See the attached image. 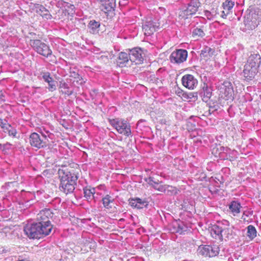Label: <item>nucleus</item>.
I'll return each instance as SVG.
<instances>
[{
	"label": "nucleus",
	"instance_id": "obj_1",
	"mask_svg": "<svg viewBox=\"0 0 261 261\" xmlns=\"http://www.w3.org/2000/svg\"><path fill=\"white\" fill-rule=\"evenodd\" d=\"M53 216L50 209L42 210L37 215L36 222L27 224L24 228V231L30 239H41L49 235L52 229L53 225L49 219Z\"/></svg>",
	"mask_w": 261,
	"mask_h": 261
},
{
	"label": "nucleus",
	"instance_id": "obj_2",
	"mask_svg": "<svg viewBox=\"0 0 261 261\" xmlns=\"http://www.w3.org/2000/svg\"><path fill=\"white\" fill-rule=\"evenodd\" d=\"M58 173L60 178L59 190L66 195L72 193L77 184V175L67 169H59Z\"/></svg>",
	"mask_w": 261,
	"mask_h": 261
},
{
	"label": "nucleus",
	"instance_id": "obj_3",
	"mask_svg": "<svg viewBox=\"0 0 261 261\" xmlns=\"http://www.w3.org/2000/svg\"><path fill=\"white\" fill-rule=\"evenodd\" d=\"M109 122L116 129L118 133L126 137L132 136L130 126L127 121L117 118L109 119Z\"/></svg>",
	"mask_w": 261,
	"mask_h": 261
},
{
	"label": "nucleus",
	"instance_id": "obj_4",
	"mask_svg": "<svg viewBox=\"0 0 261 261\" xmlns=\"http://www.w3.org/2000/svg\"><path fill=\"white\" fill-rule=\"evenodd\" d=\"M30 45L36 52L45 57H48L52 54V50L49 45L40 40L31 39Z\"/></svg>",
	"mask_w": 261,
	"mask_h": 261
},
{
	"label": "nucleus",
	"instance_id": "obj_5",
	"mask_svg": "<svg viewBox=\"0 0 261 261\" xmlns=\"http://www.w3.org/2000/svg\"><path fill=\"white\" fill-rule=\"evenodd\" d=\"M29 142L33 148L39 149L47 146L48 139L45 135H40L37 133H33L30 135Z\"/></svg>",
	"mask_w": 261,
	"mask_h": 261
},
{
	"label": "nucleus",
	"instance_id": "obj_6",
	"mask_svg": "<svg viewBox=\"0 0 261 261\" xmlns=\"http://www.w3.org/2000/svg\"><path fill=\"white\" fill-rule=\"evenodd\" d=\"M197 253L204 257H213L218 255L220 249L216 245H201L197 249Z\"/></svg>",
	"mask_w": 261,
	"mask_h": 261
},
{
	"label": "nucleus",
	"instance_id": "obj_7",
	"mask_svg": "<svg viewBox=\"0 0 261 261\" xmlns=\"http://www.w3.org/2000/svg\"><path fill=\"white\" fill-rule=\"evenodd\" d=\"M258 15L255 13H249L244 16V24L247 30H253L259 24Z\"/></svg>",
	"mask_w": 261,
	"mask_h": 261
},
{
	"label": "nucleus",
	"instance_id": "obj_8",
	"mask_svg": "<svg viewBox=\"0 0 261 261\" xmlns=\"http://www.w3.org/2000/svg\"><path fill=\"white\" fill-rule=\"evenodd\" d=\"M168 229L171 233L182 234L188 230V227L183 221L174 220L168 225Z\"/></svg>",
	"mask_w": 261,
	"mask_h": 261
},
{
	"label": "nucleus",
	"instance_id": "obj_9",
	"mask_svg": "<svg viewBox=\"0 0 261 261\" xmlns=\"http://www.w3.org/2000/svg\"><path fill=\"white\" fill-rule=\"evenodd\" d=\"M188 51L186 49H178L173 51L170 56V60L172 63L180 64L186 61Z\"/></svg>",
	"mask_w": 261,
	"mask_h": 261
},
{
	"label": "nucleus",
	"instance_id": "obj_10",
	"mask_svg": "<svg viewBox=\"0 0 261 261\" xmlns=\"http://www.w3.org/2000/svg\"><path fill=\"white\" fill-rule=\"evenodd\" d=\"M144 56L145 54L141 48L136 47L129 50V60L132 62H135L136 64L142 63L143 61Z\"/></svg>",
	"mask_w": 261,
	"mask_h": 261
},
{
	"label": "nucleus",
	"instance_id": "obj_11",
	"mask_svg": "<svg viewBox=\"0 0 261 261\" xmlns=\"http://www.w3.org/2000/svg\"><path fill=\"white\" fill-rule=\"evenodd\" d=\"M101 10L105 14L113 12L116 8V0H97Z\"/></svg>",
	"mask_w": 261,
	"mask_h": 261
},
{
	"label": "nucleus",
	"instance_id": "obj_12",
	"mask_svg": "<svg viewBox=\"0 0 261 261\" xmlns=\"http://www.w3.org/2000/svg\"><path fill=\"white\" fill-rule=\"evenodd\" d=\"M245 64L258 70L259 67L261 65L260 55L258 53L251 54Z\"/></svg>",
	"mask_w": 261,
	"mask_h": 261
},
{
	"label": "nucleus",
	"instance_id": "obj_13",
	"mask_svg": "<svg viewBox=\"0 0 261 261\" xmlns=\"http://www.w3.org/2000/svg\"><path fill=\"white\" fill-rule=\"evenodd\" d=\"M258 72V70L245 64L243 71L244 80L247 82L251 81Z\"/></svg>",
	"mask_w": 261,
	"mask_h": 261
},
{
	"label": "nucleus",
	"instance_id": "obj_14",
	"mask_svg": "<svg viewBox=\"0 0 261 261\" xmlns=\"http://www.w3.org/2000/svg\"><path fill=\"white\" fill-rule=\"evenodd\" d=\"M183 86L189 89H193L197 85V80L191 74H186L182 76Z\"/></svg>",
	"mask_w": 261,
	"mask_h": 261
},
{
	"label": "nucleus",
	"instance_id": "obj_15",
	"mask_svg": "<svg viewBox=\"0 0 261 261\" xmlns=\"http://www.w3.org/2000/svg\"><path fill=\"white\" fill-rule=\"evenodd\" d=\"M200 6V3L198 0H192L188 4L187 8L184 11V13L187 16L192 15L196 13Z\"/></svg>",
	"mask_w": 261,
	"mask_h": 261
},
{
	"label": "nucleus",
	"instance_id": "obj_16",
	"mask_svg": "<svg viewBox=\"0 0 261 261\" xmlns=\"http://www.w3.org/2000/svg\"><path fill=\"white\" fill-rule=\"evenodd\" d=\"M42 79L45 82L48 83V89L49 91L53 92L56 90V82L51 77L50 73L49 72H43L42 73Z\"/></svg>",
	"mask_w": 261,
	"mask_h": 261
},
{
	"label": "nucleus",
	"instance_id": "obj_17",
	"mask_svg": "<svg viewBox=\"0 0 261 261\" xmlns=\"http://www.w3.org/2000/svg\"><path fill=\"white\" fill-rule=\"evenodd\" d=\"M129 204L132 206L138 209L143 208L146 207L148 204V202L145 200H142L140 198H136L132 199L129 201Z\"/></svg>",
	"mask_w": 261,
	"mask_h": 261
},
{
	"label": "nucleus",
	"instance_id": "obj_18",
	"mask_svg": "<svg viewBox=\"0 0 261 261\" xmlns=\"http://www.w3.org/2000/svg\"><path fill=\"white\" fill-rule=\"evenodd\" d=\"M152 21L150 20L146 21L142 26L143 29L145 32V34L150 35L156 31L158 27L154 24Z\"/></svg>",
	"mask_w": 261,
	"mask_h": 261
},
{
	"label": "nucleus",
	"instance_id": "obj_19",
	"mask_svg": "<svg viewBox=\"0 0 261 261\" xmlns=\"http://www.w3.org/2000/svg\"><path fill=\"white\" fill-rule=\"evenodd\" d=\"M201 97H202V100L205 102H207L212 94V90L210 87H208L207 85H204L202 88V91L200 93Z\"/></svg>",
	"mask_w": 261,
	"mask_h": 261
},
{
	"label": "nucleus",
	"instance_id": "obj_20",
	"mask_svg": "<svg viewBox=\"0 0 261 261\" xmlns=\"http://www.w3.org/2000/svg\"><path fill=\"white\" fill-rule=\"evenodd\" d=\"M129 60V54L128 55L124 52H121L119 54L117 63L120 67H123L126 65Z\"/></svg>",
	"mask_w": 261,
	"mask_h": 261
},
{
	"label": "nucleus",
	"instance_id": "obj_21",
	"mask_svg": "<svg viewBox=\"0 0 261 261\" xmlns=\"http://www.w3.org/2000/svg\"><path fill=\"white\" fill-rule=\"evenodd\" d=\"M36 12L40 14L43 18L46 19H50L52 18V16L49 11L42 5H39L38 7H36Z\"/></svg>",
	"mask_w": 261,
	"mask_h": 261
},
{
	"label": "nucleus",
	"instance_id": "obj_22",
	"mask_svg": "<svg viewBox=\"0 0 261 261\" xmlns=\"http://www.w3.org/2000/svg\"><path fill=\"white\" fill-rule=\"evenodd\" d=\"M59 88L62 89L61 92L63 94L68 96L72 95L73 92V90L70 89L68 84L64 81L59 82Z\"/></svg>",
	"mask_w": 261,
	"mask_h": 261
},
{
	"label": "nucleus",
	"instance_id": "obj_23",
	"mask_svg": "<svg viewBox=\"0 0 261 261\" xmlns=\"http://www.w3.org/2000/svg\"><path fill=\"white\" fill-rule=\"evenodd\" d=\"M70 76L77 79L76 82L80 85H83L85 83V81L83 79L81 76L79 74L78 70L76 68L70 69Z\"/></svg>",
	"mask_w": 261,
	"mask_h": 261
},
{
	"label": "nucleus",
	"instance_id": "obj_24",
	"mask_svg": "<svg viewBox=\"0 0 261 261\" xmlns=\"http://www.w3.org/2000/svg\"><path fill=\"white\" fill-rule=\"evenodd\" d=\"M84 197L87 200H92L94 198V194L95 192V188H91L90 187H86L84 188Z\"/></svg>",
	"mask_w": 261,
	"mask_h": 261
},
{
	"label": "nucleus",
	"instance_id": "obj_25",
	"mask_svg": "<svg viewBox=\"0 0 261 261\" xmlns=\"http://www.w3.org/2000/svg\"><path fill=\"white\" fill-rule=\"evenodd\" d=\"M241 207L240 203L237 201H232L229 205V208L233 213V215L239 214L240 212Z\"/></svg>",
	"mask_w": 261,
	"mask_h": 261
},
{
	"label": "nucleus",
	"instance_id": "obj_26",
	"mask_svg": "<svg viewBox=\"0 0 261 261\" xmlns=\"http://www.w3.org/2000/svg\"><path fill=\"white\" fill-rule=\"evenodd\" d=\"M114 201V199L110 195L107 194L104 196L102 199V202L104 207L107 209H110L112 208L111 203Z\"/></svg>",
	"mask_w": 261,
	"mask_h": 261
},
{
	"label": "nucleus",
	"instance_id": "obj_27",
	"mask_svg": "<svg viewBox=\"0 0 261 261\" xmlns=\"http://www.w3.org/2000/svg\"><path fill=\"white\" fill-rule=\"evenodd\" d=\"M232 230L229 227L223 228L222 226V238L221 240H223L224 238L225 240L229 239L232 238Z\"/></svg>",
	"mask_w": 261,
	"mask_h": 261
},
{
	"label": "nucleus",
	"instance_id": "obj_28",
	"mask_svg": "<svg viewBox=\"0 0 261 261\" xmlns=\"http://www.w3.org/2000/svg\"><path fill=\"white\" fill-rule=\"evenodd\" d=\"M214 50L210 47L206 46L204 47L201 51L200 57L209 58L213 55Z\"/></svg>",
	"mask_w": 261,
	"mask_h": 261
},
{
	"label": "nucleus",
	"instance_id": "obj_29",
	"mask_svg": "<svg viewBox=\"0 0 261 261\" xmlns=\"http://www.w3.org/2000/svg\"><path fill=\"white\" fill-rule=\"evenodd\" d=\"M222 226L220 225H214L211 229V233L215 234L216 237H218L219 239L222 238Z\"/></svg>",
	"mask_w": 261,
	"mask_h": 261
},
{
	"label": "nucleus",
	"instance_id": "obj_30",
	"mask_svg": "<svg viewBox=\"0 0 261 261\" xmlns=\"http://www.w3.org/2000/svg\"><path fill=\"white\" fill-rule=\"evenodd\" d=\"M247 237L250 239H253L256 236V230L254 226L250 225L247 226Z\"/></svg>",
	"mask_w": 261,
	"mask_h": 261
},
{
	"label": "nucleus",
	"instance_id": "obj_31",
	"mask_svg": "<svg viewBox=\"0 0 261 261\" xmlns=\"http://www.w3.org/2000/svg\"><path fill=\"white\" fill-rule=\"evenodd\" d=\"M234 5V3L230 0H226L223 3V7L224 10L225 11L228 12L230 13V11L232 10V8Z\"/></svg>",
	"mask_w": 261,
	"mask_h": 261
},
{
	"label": "nucleus",
	"instance_id": "obj_32",
	"mask_svg": "<svg viewBox=\"0 0 261 261\" xmlns=\"http://www.w3.org/2000/svg\"><path fill=\"white\" fill-rule=\"evenodd\" d=\"M205 35L203 30L200 28H195L192 31V36L193 37H202Z\"/></svg>",
	"mask_w": 261,
	"mask_h": 261
},
{
	"label": "nucleus",
	"instance_id": "obj_33",
	"mask_svg": "<svg viewBox=\"0 0 261 261\" xmlns=\"http://www.w3.org/2000/svg\"><path fill=\"white\" fill-rule=\"evenodd\" d=\"M100 24L98 22L95 20H91L88 24V28L91 30L90 32L94 33L95 30L99 28Z\"/></svg>",
	"mask_w": 261,
	"mask_h": 261
},
{
	"label": "nucleus",
	"instance_id": "obj_34",
	"mask_svg": "<svg viewBox=\"0 0 261 261\" xmlns=\"http://www.w3.org/2000/svg\"><path fill=\"white\" fill-rule=\"evenodd\" d=\"M10 124L8 123L7 120L0 118V127L5 133H6V130L10 127Z\"/></svg>",
	"mask_w": 261,
	"mask_h": 261
},
{
	"label": "nucleus",
	"instance_id": "obj_35",
	"mask_svg": "<svg viewBox=\"0 0 261 261\" xmlns=\"http://www.w3.org/2000/svg\"><path fill=\"white\" fill-rule=\"evenodd\" d=\"M153 188L160 192H165L166 191V185H159V183L158 181L154 184Z\"/></svg>",
	"mask_w": 261,
	"mask_h": 261
},
{
	"label": "nucleus",
	"instance_id": "obj_36",
	"mask_svg": "<svg viewBox=\"0 0 261 261\" xmlns=\"http://www.w3.org/2000/svg\"><path fill=\"white\" fill-rule=\"evenodd\" d=\"M227 86H225V87H227L225 88V91L224 92L226 96H231L232 93H233V89L230 83H228Z\"/></svg>",
	"mask_w": 261,
	"mask_h": 261
},
{
	"label": "nucleus",
	"instance_id": "obj_37",
	"mask_svg": "<svg viewBox=\"0 0 261 261\" xmlns=\"http://www.w3.org/2000/svg\"><path fill=\"white\" fill-rule=\"evenodd\" d=\"M6 132H8L10 136H12L13 137H15L17 133L16 129L13 127L11 125L6 130Z\"/></svg>",
	"mask_w": 261,
	"mask_h": 261
},
{
	"label": "nucleus",
	"instance_id": "obj_38",
	"mask_svg": "<svg viewBox=\"0 0 261 261\" xmlns=\"http://www.w3.org/2000/svg\"><path fill=\"white\" fill-rule=\"evenodd\" d=\"M168 194H176L177 193V189L172 186L166 185V191Z\"/></svg>",
	"mask_w": 261,
	"mask_h": 261
},
{
	"label": "nucleus",
	"instance_id": "obj_39",
	"mask_svg": "<svg viewBox=\"0 0 261 261\" xmlns=\"http://www.w3.org/2000/svg\"><path fill=\"white\" fill-rule=\"evenodd\" d=\"M11 146L12 144L9 142H7L5 144H3L1 151L4 153H6L7 152V151L11 149Z\"/></svg>",
	"mask_w": 261,
	"mask_h": 261
},
{
	"label": "nucleus",
	"instance_id": "obj_40",
	"mask_svg": "<svg viewBox=\"0 0 261 261\" xmlns=\"http://www.w3.org/2000/svg\"><path fill=\"white\" fill-rule=\"evenodd\" d=\"M218 225L222 226L223 228H227L229 226V222L226 220H223L221 222H218Z\"/></svg>",
	"mask_w": 261,
	"mask_h": 261
},
{
	"label": "nucleus",
	"instance_id": "obj_41",
	"mask_svg": "<svg viewBox=\"0 0 261 261\" xmlns=\"http://www.w3.org/2000/svg\"><path fill=\"white\" fill-rule=\"evenodd\" d=\"M145 181L148 182V184L151 186L152 187L157 181H155L153 180V178L152 177H149L148 178L145 179Z\"/></svg>",
	"mask_w": 261,
	"mask_h": 261
},
{
	"label": "nucleus",
	"instance_id": "obj_42",
	"mask_svg": "<svg viewBox=\"0 0 261 261\" xmlns=\"http://www.w3.org/2000/svg\"><path fill=\"white\" fill-rule=\"evenodd\" d=\"M229 14V12H227V11H225V10H223L222 12V14H221V16L223 18H226L227 16Z\"/></svg>",
	"mask_w": 261,
	"mask_h": 261
},
{
	"label": "nucleus",
	"instance_id": "obj_43",
	"mask_svg": "<svg viewBox=\"0 0 261 261\" xmlns=\"http://www.w3.org/2000/svg\"><path fill=\"white\" fill-rule=\"evenodd\" d=\"M182 97L183 98L185 99H189V96L188 95V94L186 92H182Z\"/></svg>",
	"mask_w": 261,
	"mask_h": 261
},
{
	"label": "nucleus",
	"instance_id": "obj_44",
	"mask_svg": "<svg viewBox=\"0 0 261 261\" xmlns=\"http://www.w3.org/2000/svg\"><path fill=\"white\" fill-rule=\"evenodd\" d=\"M188 95L189 96V99H192V98L194 97H197V94L196 93H188Z\"/></svg>",
	"mask_w": 261,
	"mask_h": 261
},
{
	"label": "nucleus",
	"instance_id": "obj_45",
	"mask_svg": "<svg viewBox=\"0 0 261 261\" xmlns=\"http://www.w3.org/2000/svg\"><path fill=\"white\" fill-rule=\"evenodd\" d=\"M5 96L3 94V93L2 92V91H0V99H1L2 100H5L4 98Z\"/></svg>",
	"mask_w": 261,
	"mask_h": 261
},
{
	"label": "nucleus",
	"instance_id": "obj_46",
	"mask_svg": "<svg viewBox=\"0 0 261 261\" xmlns=\"http://www.w3.org/2000/svg\"><path fill=\"white\" fill-rule=\"evenodd\" d=\"M229 149L228 148H225L223 146H222L220 147V150L221 151H227L228 150H229Z\"/></svg>",
	"mask_w": 261,
	"mask_h": 261
},
{
	"label": "nucleus",
	"instance_id": "obj_47",
	"mask_svg": "<svg viewBox=\"0 0 261 261\" xmlns=\"http://www.w3.org/2000/svg\"><path fill=\"white\" fill-rule=\"evenodd\" d=\"M68 7L70 8L72 10L74 9V7L73 5L70 4L69 6H68Z\"/></svg>",
	"mask_w": 261,
	"mask_h": 261
},
{
	"label": "nucleus",
	"instance_id": "obj_48",
	"mask_svg": "<svg viewBox=\"0 0 261 261\" xmlns=\"http://www.w3.org/2000/svg\"><path fill=\"white\" fill-rule=\"evenodd\" d=\"M144 121H145V120H143V119H140V120H139L138 121V125L139 124H140L141 122H144Z\"/></svg>",
	"mask_w": 261,
	"mask_h": 261
},
{
	"label": "nucleus",
	"instance_id": "obj_49",
	"mask_svg": "<svg viewBox=\"0 0 261 261\" xmlns=\"http://www.w3.org/2000/svg\"><path fill=\"white\" fill-rule=\"evenodd\" d=\"M2 146H3V144H0V150L2 149Z\"/></svg>",
	"mask_w": 261,
	"mask_h": 261
},
{
	"label": "nucleus",
	"instance_id": "obj_50",
	"mask_svg": "<svg viewBox=\"0 0 261 261\" xmlns=\"http://www.w3.org/2000/svg\"><path fill=\"white\" fill-rule=\"evenodd\" d=\"M124 220V219H123V218H121V219H120L119 220V221H123Z\"/></svg>",
	"mask_w": 261,
	"mask_h": 261
},
{
	"label": "nucleus",
	"instance_id": "obj_51",
	"mask_svg": "<svg viewBox=\"0 0 261 261\" xmlns=\"http://www.w3.org/2000/svg\"><path fill=\"white\" fill-rule=\"evenodd\" d=\"M17 261H25V260L22 259V260H17Z\"/></svg>",
	"mask_w": 261,
	"mask_h": 261
},
{
	"label": "nucleus",
	"instance_id": "obj_52",
	"mask_svg": "<svg viewBox=\"0 0 261 261\" xmlns=\"http://www.w3.org/2000/svg\"><path fill=\"white\" fill-rule=\"evenodd\" d=\"M211 112H210V111H208V114H211Z\"/></svg>",
	"mask_w": 261,
	"mask_h": 261
}]
</instances>
